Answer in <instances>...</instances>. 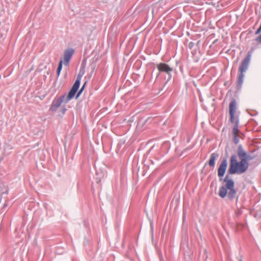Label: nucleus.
<instances>
[{"label": "nucleus", "mask_w": 261, "mask_h": 261, "mask_svg": "<svg viewBox=\"0 0 261 261\" xmlns=\"http://www.w3.org/2000/svg\"><path fill=\"white\" fill-rule=\"evenodd\" d=\"M237 154L240 160V161H238L237 156L236 155H231L230 158L228 172L231 174L236 173L240 174L245 172L249 167L248 161L252 159V158L247 154L241 145L238 147Z\"/></svg>", "instance_id": "nucleus-1"}, {"label": "nucleus", "mask_w": 261, "mask_h": 261, "mask_svg": "<svg viewBox=\"0 0 261 261\" xmlns=\"http://www.w3.org/2000/svg\"><path fill=\"white\" fill-rule=\"evenodd\" d=\"M83 74V73H81V72L79 74L74 84L67 96L63 95L59 97H56L54 99L49 108L51 111L56 112L63 102L67 103L73 97L79 88L81 80Z\"/></svg>", "instance_id": "nucleus-2"}, {"label": "nucleus", "mask_w": 261, "mask_h": 261, "mask_svg": "<svg viewBox=\"0 0 261 261\" xmlns=\"http://www.w3.org/2000/svg\"><path fill=\"white\" fill-rule=\"evenodd\" d=\"M224 184L219 188V196L222 198L227 197L229 200L234 199L237 194L234 181L229 175H226L224 179Z\"/></svg>", "instance_id": "nucleus-3"}, {"label": "nucleus", "mask_w": 261, "mask_h": 261, "mask_svg": "<svg viewBox=\"0 0 261 261\" xmlns=\"http://www.w3.org/2000/svg\"><path fill=\"white\" fill-rule=\"evenodd\" d=\"M237 109V104L235 100H232L230 102L229 106V114L230 116V120L231 123L233 124L232 127V135L233 140L235 144H238L239 141L240 131L238 128L239 126V119L238 117L235 116Z\"/></svg>", "instance_id": "nucleus-4"}, {"label": "nucleus", "mask_w": 261, "mask_h": 261, "mask_svg": "<svg viewBox=\"0 0 261 261\" xmlns=\"http://www.w3.org/2000/svg\"><path fill=\"white\" fill-rule=\"evenodd\" d=\"M237 109V104L235 100H232L230 102L229 106V114L230 116V120L231 123L233 124L232 127V135L233 140L235 144H238L239 141L240 131L238 128L239 126V119L238 117L235 116Z\"/></svg>", "instance_id": "nucleus-5"}, {"label": "nucleus", "mask_w": 261, "mask_h": 261, "mask_svg": "<svg viewBox=\"0 0 261 261\" xmlns=\"http://www.w3.org/2000/svg\"><path fill=\"white\" fill-rule=\"evenodd\" d=\"M250 61V56H247L246 58H245L242 62L241 63V64L239 67V74L238 75V84L241 86L243 83V80L244 77V72L246 71L248 68V66L249 63Z\"/></svg>", "instance_id": "nucleus-6"}, {"label": "nucleus", "mask_w": 261, "mask_h": 261, "mask_svg": "<svg viewBox=\"0 0 261 261\" xmlns=\"http://www.w3.org/2000/svg\"><path fill=\"white\" fill-rule=\"evenodd\" d=\"M227 167V161L226 159H224L220 164L218 170V175L219 177L224 176Z\"/></svg>", "instance_id": "nucleus-7"}, {"label": "nucleus", "mask_w": 261, "mask_h": 261, "mask_svg": "<svg viewBox=\"0 0 261 261\" xmlns=\"http://www.w3.org/2000/svg\"><path fill=\"white\" fill-rule=\"evenodd\" d=\"M158 69L160 72H165L167 74H170L172 69L165 63H160L158 65Z\"/></svg>", "instance_id": "nucleus-8"}, {"label": "nucleus", "mask_w": 261, "mask_h": 261, "mask_svg": "<svg viewBox=\"0 0 261 261\" xmlns=\"http://www.w3.org/2000/svg\"><path fill=\"white\" fill-rule=\"evenodd\" d=\"M69 62L70 61L68 60L65 58L64 57H63V60H60L59 64L58 69H57V71L58 76H59L60 74L61 71L62 70L63 64H64L66 66H68Z\"/></svg>", "instance_id": "nucleus-9"}, {"label": "nucleus", "mask_w": 261, "mask_h": 261, "mask_svg": "<svg viewBox=\"0 0 261 261\" xmlns=\"http://www.w3.org/2000/svg\"><path fill=\"white\" fill-rule=\"evenodd\" d=\"M219 155L216 153H213L210 156V160L208 161V165L211 167H214L215 164L216 159L218 158Z\"/></svg>", "instance_id": "nucleus-10"}, {"label": "nucleus", "mask_w": 261, "mask_h": 261, "mask_svg": "<svg viewBox=\"0 0 261 261\" xmlns=\"http://www.w3.org/2000/svg\"><path fill=\"white\" fill-rule=\"evenodd\" d=\"M74 50L72 48L66 49L64 53L63 57L70 61L72 55L74 54Z\"/></svg>", "instance_id": "nucleus-11"}, {"label": "nucleus", "mask_w": 261, "mask_h": 261, "mask_svg": "<svg viewBox=\"0 0 261 261\" xmlns=\"http://www.w3.org/2000/svg\"><path fill=\"white\" fill-rule=\"evenodd\" d=\"M85 84H86V82L84 83V85L83 86L82 88L80 89V90L78 92V94H77L78 96L82 92V91L83 90V89L84 88V86H85Z\"/></svg>", "instance_id": "nucleus-12"}, {"label": "nucleus", "mask_w": 261, "mask_h": 261, "mask_svg": "<svg viewBox=\"0 0 261 261\" xmlns=\"http://www.w3.org/2000/svg\"><path fill=\"white\" fill-rule=\"evenodd\" d=\"M255 40L258 43H261V35L259 37L256 38Z\"/></svg>", "instance_id": "nucleus-13"}, {"label": "nucleus", "mask_w": 261, "mask_h": 261, "mask_svg": "<svg viewBox=\"0 0 261 261\" xmlns=\"http://www.w3.org/2000/svg\"><path fill=\"white\" fill-rule=\"evenodd\" d=\"M260 32H261V24H260V25L259 28L257 29V31H256V32H255V34H259Z\"/></svg>", "instance_id": "nucleus-14"}, {"label": "nucleus", "mask_w": 261, "mask_h": 261, "mask_svg": "<svg viewBox=\"0 0 261 261\" xmlns=\"http://www.w3.org/2000/svg\"><path fill=\"white\" fill-rule=\"evenodd\" d=\"M63 111H64V112L66 111V109H64L63 110Z\"/></svg>", "instance_id": "nucleus-15"}]
</instances>
